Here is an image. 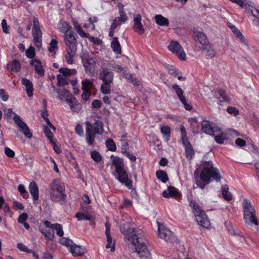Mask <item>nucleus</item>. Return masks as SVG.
<instances>
[{"instance_id": "obj_58", "label": "nucleus", "mask_w": 259, "mask_h": 259, "mask_svg": "<svg viewBox=\"0 0 259 259\" xmlns=\"http://www.w3.org/2000/svg\"><path fill=\"white\" fill-rule=\"evenodd\" d=\"M13 207H14V208L15 209L23 210L24 209V206H23V204L18 201H14Z\"/></svg>"}, {"instance_id": "obj_61", "label": "nucleus", "mask_w": 259, "mask_h": 259, "mask_svg": "<svg viewBox=\"0 0 259 259\" xmlns=\"http://www.w3.org/2000/svg\"><path fill=\"white\" fill-rule=\"evenodd\" d=\"M251 15L259 20V10L254 7H252Z\"/></svg>"}, {"instance_id": "obj_41", "label": "nucleus", "mask_w": 259, "mask_h": 259, "mask_svg": "<svg viewBox=\"0 0 259 259\" xmlns=\"http://www.w3.org/2000/svg\"><path fill=\"white\" fill-rule=\"evenodd\" d=\"M58 49V41L55 39H52L50 43V46L48 48V50L51 53H55L57 50Z\"/></svg>"}, {"instance_id": "obj_20", "label": "nucleus", "mask_w": 259, "mask_h": 259, "mask_svg": "<svg viewBox=\"0 0 259 259\" xmlns=\"http://www.w3.org/2000/svg\"><path fill=\"white\" fill-rule=\"evenodd\" d=\"M30 65L34 67L36 72L41 77L44 75L45 70L42 67L41 62L37 59H32L30 62Z\"/></svg>"}, {"instance_id": "obj_45", "label": "nucleus", "mask_w": 259, "mask_h": 259, "mask_svg": "<svg viewBox=\"0 0 259 259\" xmlns=\"http://www.w3.org/2000/svg\"><path fill=\"white\" fill-rule=\"evenodd\" d=\"M92 158L96 162H100L102 160V156L97 151H93L91 153Z\"/></svg>"}, {"instance_id": "obj_48", "label": "nucleus", "mask_w": 259, "mask_h": 259, "mask_svg": "<svg viewBox=\"0 0 259 259\" xmlns=\"http://www.w3.org/2000/svg\"><path fill=\"white\" fill-rule=\"evenodd\" d=\"M44 134L47 137L48 139L50 140V141L51 143H53V134L52 132L51 131V130L48 128L47 126H44Z\"/></svg>"}, {"instance_id": "obj_49", "label": "nucleus", "mask_w": 259, "mask_h": 259, "mask_svg": "<svg viewBox=\"0 0 259 259\" xmlns=\"http://www.w3.org/2000/svg\"><path fill=\"white\" fill-rule=\"evenodd\" d=\"M26 55L27 57L29 59H32L34 57L35 53V50L33 47H30L26 51Z\"/></svg>"}, {"instance_id": "obj_29", "label": "nucleus", "mask_w": 259, "mask_h": 259, "mask_svg": "<svg viewBox=\"0 0 259 259\" xmlns=\"http://www.w3.org/2000/svg\"><path fill=\"white\" fill-rule=\"evenodd\" d=\"M57 27L59 30L61 32L64 33V34H68L67 32L71 28L68 23L62 20L59 22Z\"/></svg>"}, {"instance_id": "obj_35", "label": "nucleus", "mask_w": 259, "mask_h": 259, "mask_svg": "<svg viewBox=\"0 0 259 259\" xmlns=\"http://www.w3.org/2000/svg\"><path fill=\"white\" fill-rule=\"evenodd\" d=\"M82 90L83 91H89L93 85V82L88 79H83L82 82Z\"/></svg>"}, {"instance_id": "obj_54", "label": "nucleus", "mask_w": 259, "mask_h": 259, "mask_svg": "<svg viewBox=\"0 0 259 259\" xmlns=\"http://www.w3.org/2000/svg\"><path fill=\"white\" fill-rule=\"evenodd\" d=\"M77 32L80 36L83 38H88L90 35L89 34L85 32L81 27H78Z\"/></svg>"}, {"instance_id": "obj_32", "label": "nucleus", "mask_w": 259, "mask_h": 259, "mask_svg": "<svg viewBox=\"0 0 259 259\" xmlns=\"http://www.w3.org/2000/svg\"><path fill=\"white\" fill-rule=\"evenodd\" d=\"M8 65L10 67L11 71L15 72H19L21 68V65L19 61L16 59L13 60L11 63Z\"/></svg>"}, {"instance_id": "obj_60", "label": "nucleus", "mask_w": 259, "mask_h": 259, "mask_svg": "<svg viewBox=\"0 0 259 259\" xmlns=\"http://www.w3.org/2000/svg\"><path fill=\"white\" fill-rule=\"evenodd\" d=\"M44 236L50 240H53L54 238V233L53 231H48L45 232Z\"/></svg>"}, {"instance_id": "obj_33", "label": "nucleus", "mask_w": 259, "mask_h": 259, "mask_svg": "<svg viewBox=\"0 0 259 259\" xmlns=\"http://www.w3.org/2000/svg\"><path fill=\"white\" fill-rule=\"evenodd\" d=\"M222 195L223 198L227 200L230 201L232 199V195L229 192V187L227 185L222 186Z\"/></svg>"}, {"instance_id": "obj_24", "label": "nucleus", "mask_w": 259, "mask_h": 259, "mask_svg": "<svg viewBox=\"0 0 259 259\" xmlns=\"http://www.w3.org/2000/svg\"><path fill=\"white\" fill-rule=\"evenodd\" d=\"M22 84L25 87L27 96L29 97L33 96V86L32 83L26 78H22Z\"/></svg>"}, {"instance_id": "obj_37", "label": "nucleus", "mask_w": 259, "mask_h": 259, "mask_svg": "<svg viewBox=\"0 0 259 259\" xmlns=\"http://www.w3.org/2000/svg\"><path fill=\"white\" fill-rule=\"evenodd\" d=\"M59 72L65 76H70L76 73L75 69H70L67 68H61L59 69Z\"/></svg>"}, {"instance_id": "obj_30", "label": "nucleus", "mask_w": 259, "mask_h": 259, "mask_svg": "<svg viewBox=\"0 0 259 259\" xmlns=\"http://www.w3.org/2000/svg\"><path fill=\"white\" fill-rule=\"evenodd\" d=\"M95 134L102 135L104 132L103 123L101 121L97 120L92 125Z\"/></svg>"}, {"instance_id": "obj_36", "label": "nucleus", "mask_w": 259, "mask_h": 259, "mask_svg": "<svg viewBox=\"0 0 259 259\" xmlns=\"http://www.w3.org/2000/svg\"><path fill=\"white\" fill-rule=\"evenodd\" d=\"M156 175L157 179L160 180L163 183H166L168 179L167 174L163 170H157Z\"/></svg>"}, {"instance_id": "obj_23", "label": "nucleus", "mask_w": 259, "mask_h": 259, "mask_svg": "<svg viewBox=\"0 0 259 259\" xmlns=\"http://www.w3.org/2000/svg\"><path fill=\"white\" fill-rule=\"evenodd\" d=\"M73 256H81L85 252V249L81 246L77 245L74 243L69 249Z\"/></svg>"}, {"instance_id": "obj_31", "label": "nucleus", "mask_w": 259, "mask_h": 259, "mask_svg": "<svg viewBox=\"0 0 259 259\" xmlns=\"http://www.w3.org/2000/svg\"><path fill=\"white\" fill-rule=\"evenodd\" d=\"M154 19L156 23L159 25L167 26L169 24L168 19L163 17L161 15H156L154 17Z\"/></svg>"}, {"instance_id": "obj_42", "label": "nucleus", "mask_w": 259, "mask_h": 259, "mask_svg": "<svg viewBox=\"0 0 259 259\" xmlns=\"http://www.w3.org/2000/svg\"><path fill=\"white\" fill-rule=\"evenodd\" d=\"M106 66L110 70H113L118 72H121L123 70V68L118 65L108 63L107 64Z\"/></svg>"}, {"instance_id": "obj_18", "label": "nucleus", "mask_w": 259, "mask_h": 259, "mask_svg": "<svg viewBox=\"0 0 259 259\" xmlns=\"http://www.w3.org/2000/svg\"><path fill=\"white\" fill-rule=\"evenodd\" d=\"M87 128L85 130V140L90 145L93 144L95 139V134L93 133V126L89 121H86Z\"/></svg>"}, {"instance_id": "obj_8", "label": "nucleus", "mask_w": 259, "mask_h": 259, "mask_svg": "<svg viewBox=\"0 0 259 259\" xmlns=\"http://www.w3.org/2000/svg\"><path fill=\"white\" fill-rule=\"evenodd\" d=\"M80 57L85 73L90 76H95L97 74L96 59L86 52L83 53Z\"/></svg>"}, {"instance_id": "obj_22", "label": "nucleus", "mask_w": 259, "mask_h": 259, "mask_svg": "<svg viewBox=\"0 0 259 259\" xmlns=\"http://www.w3.org/2000/svg\"><path fill=\"white\" fill-rule=\"evenodd\" d=\"M29 190L32 196L33 201H35L38 199V188L34 181L31 182L29 185Z\"/></svg>"}, {"instance_id": "obj_10", "label": "nucleus", "mask_w": 259, "mask_h": 259, "mask_svg": "<svg viewBox=\"0 0 259 259\" xmlns=\"http://www.w3.org/2000/svg\"><path fill=\"white\" fill-rule=\"evenodd\" d=\"M32 33L33 37L34 42L37 47H39L41 44L42 32L40 28L39 21L37 18H34L33 19Z\"/></svg>"}, {"instance_id": "obj_25", "label": "nucleus", "mask_w": 259, "mask_h": 259, "mask_svg": "<svg viewBox=\"0 0 259 259\" xmlns=\"http://www.w3.org/2000/svg\"><path fill=\"white\" fill-rule=\"evenodd\" d=\"M120 16L115 17L111 24L112 27L117 28L121 24L124 23L128 19L126 14H119Z\"/></svg>"}, {"instance_id": "obj_4", "label": "nucleus", "mask_w": 259, "mask_h": 259, "mask_svg": "<svg viewBox=\"0 0 259 259\" xmlns=\"http://www.w3.org/2000/svg\"><path fill=\"white\" fill-rule=\"evenodd\" d=\"M99 78L103 82L100 87L101 93L104 95L110 94L111 92V85L113 83L114 73L105 66V64L102 68Z\"/></svg>"}, {"instance_id": "obj_46", "label": "nucleus", "mask_w": 259, "mask_h": 259, "mask_svg": "<svg viewBox=\"0 0 259 259\" xmlns=\"http://www.w3.org/2000/svg\"><path fill=\"white\" fill-rule=\"evenodd\" d=\"M105 234L107 237V243H112V238L110 235V224L108 222L105 223Z\"/></svg>"}, {"instance_id": "obj_1", "label": "nucleus", "mask_w": 259, "mask_h": 259, "mask_svg": "<svg viewBox=\"0 0 259 259\" xmlns=\"http://www.w3.org/2000/svg\"><path fill=\"white\" fill-rule=\"evenodd\" d=\"M120 230L124 236L125 239L131 241L135 247L136 252L140 259H151V253L147 245L138 237L140 230L133 228V224L130 222L122 223L120 222Z\"/></svg>"}, {"instance_id": "obj_14", "label": "nucleus", "mask_w": 259, "mask_h": 259, "mask_svg": "<svg viewBox=\"0 0 259 259\" xmlns=\"http://www.w3.org/2000/svg\"><path fill=\"white\" fill-rule=\"evenodd\" d=\"M158 236L166 241L172 242L176 240L175 234L168 229L165 228L163 226L158 225Z\"/></svg>"}, {"instance_id": "obj_52", "label": "nucleus", "mask_w": 259, "mask_h": 259, "mask_svg": "<svg viewBox=\"0 0 259 259\" xmlns=\"http://www.w3.org/2000/svg\"><path fill=\"white\" fill-rule=\"evenodd\" d=\"M5 153L9 157L13 158L15 156L14 151L8 147L5 148Z\"/></svg>"}, {"instance_id": "obj_5", "label": "nucleus", "mask_w": 259, "mask_h": 259, "mask_svg": "<svg viewBox=\"0 0 259 259\" xmlns=\"http://www.w3.org/2000/svg\"><path fill=\"white\" fill-rule=\"evenodd\" d=\"M113 158L112 165L115 167L117 174V179L122 184H124L128 189L132 188V181L128 178V175L124 169V163L122 158L118 157L111 156Z\"/></svg>"}, {"instance_id": "obj_9", "label": "nucleus", "mask_w": 259, "mask_h": 259, "mask_svg": "<svg viewBox=\"0 0 259 259\" xmlns=\"http://www.w3.org/2000/svg\"><path fill=\"white\" fill-rule=\"evenodd\" d=\"M13 119L19 131L24 135L26 138L30 139L32 137V134L26 123L22 120L21 117L14 113Z\"/></svg>"}, {"instance_id": "obj_39", "label": "nucleus", "mask_w": 259, "mask_h": 259, "mask_svg": "<svg viewBox=\"0 0 259 259\" xmlns=\"http://www.w3.org/2000/svg\"><path fill=\"white\" fill-rule=\"evenodd\" d=\"M186 157L189 159H192L194 156L195 152L193 148L192 145L185 147Z\"/></svg>"}, {"instance_id": "obj_64", "label": "nucleus", "mask_w": 259, "mask_h": 259, "mask_svg": "<svg viewBox=\"0 0 259 259\" xmlns=\"http://www.w3.org/2000/svg\"><path fill=\"white\" fill-rule=\"evenodd\" d=\"M235 143L240 147H243L245 145L246 141L241 138H237L235 140Z\"/></svg>"}, {"instance_id": "obj_59", "label": "nucleus", "mask_w": 259, "mask_h": 259, "mask_svg": "<svg viewBox=\"0 0 259 259\" xmlns=\"http://www.w3.org/2000/svg\"><path fill=\"white\" fill-rule=\"evenodd\" d=\"M0 97L4 101H7L9 99L8 95L6 93L4 89L0 90Z\"/></svg>"}, {"instance_id": "obj_44", "label": "nucleus", "mask_w": 259, "mask_h": 259, "mask_svg": "<svg viewBox=\"0 0 259 259\" xmlns=\"http://www.w3.org/2000/svg\"><path fill=\"white\" fill-rule=\"evenodd\" d=\"M57 84L59 87L64 86L68 84V81L60 74L57 75Z\"/></svg>"}, {"instance_id": "obj_12", "label": "nucleus", "mask_w": 259, "mask_h": 259, "mask_svg": "<svg viewBox=\"0 0 259 259\" xmlns=\"http://www.w3.org/2000/svg\"><path fill=\"white\" fill-rule=\"evenodd\" d=\"M55 188L56 192L59 193V199H58L56 195L53 194L52 195V199L54 201H59L61 204H64L66 203V195L64 193L65 186L64 184L58 183L55 185Z\"/></svg>"}, {"instance_id": "obj_63", "label": "nucleus", "mask_w": 259, "mask_h": 259, "mask_svg": "<svg viewBox=\"0 0 259 259\" xmlns=\"http://www.w3.org/2000/svg\"><path fill=\"white\" fill-rule=\"evenodd\" d=\"M92 105L94 108H99L101 107L102 105V102L99 100H94L92 102Z\"/></svg>"}, {"instance_id": "obj_34", "label": "nucleus", "mask_w": 259, "mask_h": 259, "mask_svg": "<svg viewBox=\"0 0 259 259\" xmlns=\"http://www.w3.org/2000/svg\"><path fill=\"white\" fill-rule=\"evenodd\" d=\"M160 131L166 141H168L170 137V128L168 126H162Z\"/></svg>"}, {"instance_id": "obj_26", "label": "nucleus", "mask_w": 259, "mask_h": 259, "mask_svg": "<svg viewBox=\"0 0 259 259\" xmlns=\"http://www.w3.org/2000/svg\"><path fill=\"white\" fill-rule=\"evenodd\" d=\"M195 40L196 42L200 43L202 46H205L207 45L208 40L206 35L201 32L195 33Z\"/></svg>"}, {"instance_id": "obj_53", "label": "nucleus", "mask_w": 259, "mask_h": 259, "mask_svg": "<svg viewBox=\"0 0 259 259\" xmlns=\"http://www.w3.org/2000/svg\"><path fill=\"white\" fill-rule=\"evenodd\" d=\"M70 108L72 111L74 112H77L80 110L81 108V105L76 101H75L72 106H70Z\"/></svg>"}, {"instance_id": "obj_21", "label": "nucleus", "mask_w": 259, "mask_h": 259, "mask_svg": "<svg viewBox=\"0 0 259 259\" xmlns=\"http://www.w3.org/2000/svg\"><path fill=\"white\" fill-rule=\"evenodd\" d=\"M229 27L231 29L235 36L239 39L241 42L243 44H247V40L242 35L241 32L232 24L229 23L228 24Z\"/></svg>"}, {"instance_id": "obj_62", "label": "nucleus", "mask_w": 259, "mask_h": 259, "mask_svg": "<svg viewBox=\"0 0 259 259\" xmlns=\"http://www.w3.org/2000/svg\"><path fill=\"white\" fill-rule=\"evenodd\" d=\"M18 191L23 195V197H24V194H26L27 196H28V193L26 191L23 185L20 184L18 186Z\"/></svg>"}, {"instance_id": "obj_43", "label": "nucleus", "mask_w": 259, "mask_h": 259, "mask_svg": "<svg viewBox=\"0 0 259 259\" xmlns=\"http://www.w3.org/2000/svg\"><path fill=\"white\" fill-rule=\"evenodd\" d=\"M106 146L107 148L111 151H115L116 150V145L113 140L111 139L106 141Z\"/></svg>"}, {"instance_id": "obj_27", "label": "nucleus", "mask_w": 259, "mask_h": 259, "mask_svg": "<svg viewBox=\"0 0 259 259\" xmlns=\"http://www.w3.org/2000/svg\"><path fill=\"white\" fill-rule=\"evenodd\" d=\"M202 50L204 54L210 58L214 57L217 53L214 49L209 44L204 46Z\"/></svg>"}, {"instance_id": "obj_13", "label": "nucleus", "mask_w": 259, "mask_h": 259, "mask_svg": "<svg viewBox=\"0 0 259 259\" xmlns=\"http://www.w3.org/2000/svg\"><path fill=\"white\" fill-rule=\"evenodd\" d=\"M201 126L202 131L210 136H215V133L220 132V128L208 120H203Z\"/></svg>"}, {"instance_id": "obj_56", "label": "nucleus", "mask_w": 259, "mask_h": 259, "mask_svg": "<svg viewBox=\"0 0 259 259\" xmlns=\"http://www.w3.org/2000/svg\"><path fill=\"white\" fill-rule=\"evenodd\" d=\"M28 215L26 213H22L18 218V221L19 223H24L27 220Z\"/></svg>"}, {"instance_id": "obj_38", "label": "nucleus", "mask_w": 259, "mask_h": 259, "mask_svg": "<svg viewBox=\"0 0 259 259\" xmlns=\"http://www.w3.org/2000/svg\"><path fill=\"white\" fill-rule=\"evenodd\" d=\"M59 242L64 246L69 248L73 245L74 244L73 241L68 238L62 237L59 239Z\"/></svg>"}, {"instance_id": "obj_51", "label": "nucleus", "mask_w": 259, "mask_h": 259, "mask_svg": "<svg viewBox=\"0 0 259 259\" xmlns=\"http://www.w3.org/2000/svg\"><path fill=\"white\" fill-rule=\"evenodd\" d=\"M227 112L234 116H237L239 114V110L235 107L232 106H229L227 109Z\"/></svg>"}, {"instance_id": "obj_2", "label": "nucleus", "mask_w": 259, "mask_h": 259, "mask_svg": "<svg viewBox=\"0 0 259 259\" xmlns=\"http://www.w3.org/2000/svg\"><path fill=\"white\" fill-rule=\"evenodd\" d=\"M202 163L203 167L200 176L201 180L198 179L196 180V185L201 189H203L205 185L210 183L211 178L217 182L221 181L219 172L217 168L213 166L212 162L204 161Z\"/></svg>"}, {"instance_id": "obj_16", "label": "nucleus", "mask_w": 259, "mask_h": 259, "mask_svg": "<svg viewBox=\"0 0 259 259\" xmlns=\"http://www.w3.org/2000/svg\"><path fill=\"white\" fill-rule=\"evenodd\" d=\"M172 89L175 91L176 93L178 96L180 100L184 105L185 108L187 110H190L192 109V107L191 105L187 103L185 97L183 96L184 92L180 87L177 84H174L172 86Z\"/></svg>"}, {"instance_id": "obj_50", "label": "nucleus", "mask_w": 259, "mask_h": 259, "mask_svg": "<svg viewBox=\"0 0 259 259\" xmlns=\"http://www.w3.org/2000/svg\"><path fill=\"white\" fill-rule=\"evenodd\" d=\"M167 70L169 74L177 76V75H179V72H178V70H177L175 67L171 65H168Z\"/></svg>"}, {"instance_id": "obj_28", "label": "nucleus", "mask_w": 259, "mask_h": 259, "mask_svg": "<svg viewBox=\"0 0 259 259\" xmlns=\"http://www.w3.org/2000/svg\"><path fill=\"white\" fill-rule=\"evenodd\" d=\"M111 48L113 52L117 55L120 54L121 53V49L120 45L118 41V38L117 37H114L113 38L111 44Z\"/></svg>"}, {"instance_id": "obj_57", "label": "nucleus", "mask_w": 259, "mask_h": 259, "mask_svg": "<svg viewBox=\"0 0 259 259\" xmlns=\"http://www.w3.org/2000/svg\"><path fill=\"white\" fill-rule=\"evenodd\" d=\"M75 132L79 136H81L83 135V131L82 126L80 124H77L75 128Z\"/></svg>"}, {"instance_id": "obj_19", "label": "nucleus", "mask_w": 259, "mask_h": 259, "mask_svg": "<svg viewBox=\"0 0 259 259\" xmlns=\"http://www.w3.org/2000/svg\"><path fill=\"white\" fill-rule=\"evenodd\" d=\"M44 224L46 227L55 230L57 235L59 236L62 237L63 236L64 231L61 225L59 224H52L48 221H44Z\"/></svg>"}, {"instance_id": "obj_3", "label": "nucleus", "mask_w": 259, "mask_h": 259, "mask_svg": "<svg viewBox=\"0 0 259 259\" xmlns=\"http://www.w3.org/2000/svg\"><path fill=\"white\" fill-rule=\"evenodd\" d=\"M65 44L66 46V54L64 57L68 64H72L74 62V57L75 56L77 42L73 32H69L64 35Z\"/></svg>"}, {"instance_id": "obj_7", "label": "nucleus", "mask_w": 259, "mask_h": 259, "mask_svg": "<svg viewBox=\"0 0 259 259\" xmlns=\"http://www.w3.org/2000/svg\"><path fill=\"white\" fill-rule=\"evenodd\" d=\"M189 202L190 206L192 208L198 224L204 228H208L210 223L205 212L201 209L195 201L191 200Z\"/></svg>"}, {"instance_id": "obj_40", "label": "nucleus", "mask_w": 259, "mask_h": 259, "mask_svg": "<svg viewBox=\"0 0 259 259\" xmlns=\"http://www.w3.org/2000/svg\"><path fill=\"white\" fill-rule=\"evenodd\" d=\"M214 139L216 142L220 144H222L224 143V140L225 138L224 137V134L220 128V132H218L217 133L215 134Z\"/></svg>"}, {"instance_id": "obj_55", "label": "nucleus", "mask_w": 259, "mask_h": 259, "mask_svg": "<svg viewBox=\"0 0 259 259\" xmlns=\"http://www.w3.org/2000/svg\"><path fill=\"white\" fill-rule=\"evenodd\" d=\"M88 38L90 40V41L91 42L95 44L100 45L102 42V41L99 38L97 37H94L90 35H89Z\"/></svg>"}, {"instance_id": "obj_47", "label": "nucleus", "mask_w": 259, "mask_h": 259, "mask_svg": "<svg viewBox=\"0 0 259 259\" xmlns=\"http://www.w3.org/2000/svg\"><path fill=\"white\" fill-rule=\"evenodd\" d=\"M75 217L77 219L78 221L90 220L91 219V217L90 215H87L82 212H77L76 213Z\"/></svg>"}, {"instance_id": "obj_17", "label": "nucleus", "mask_w": 259, "mask_h": 259, "mask_svg": "<svg viewBox=\"0 0 259 259\" xmlns=\"http://www.w3.org/2000/svg\"><path fill=\"white\" fill-rule=\"evenodd\" d=\"M162 196L165 198L174 197L178 198L181 196V194L178 190L173 186H168L167 190L162 192Z\"/></svg>"}, {"instance_id": "obj_11", "label": "nucleus", "mask_w": 259, "mask_h": 259, "mask_svg": "<svg viewBox=\"0 0 259 259\" xmlns=\"http://www.w3.org/2000/svg\"><path fill=\"white\" fill-rule=\"evenodd\" d=\"M168 49L171 52L175 54L180 60L186 59V54L183 48L177 41H171L168 46Z\"/></svg>"}, {"instance_id": "obj_6", "label": "nucleus", "mask_w": 259, "mask_h": 259, "mask_svg": "<svg viewBox=\"0 0 259 259\" xmlns=\"http://www.w3.org/2000/svg\"><path fill=\"white\" fill-rule=\"evenodd\" d=\"M243 219L245 223L248 225L252 224L257 226L258 220L256 217L255 210L251 202L247 199H244L243 202Z\"/></svg>"}, {"instance_id": "obj_15", "label": "nucleus", "mask_w": 259, "mask_h": 259, "mask_svg": "<svg viewBox=\"0 0 259 259\" xmlns=\"http://www.w3.org/2000/svg\"><path fill=\"white\" fill-rule=\"evenodd\" d=\"M141 20L142 17L140 14L134 15V26L133 28L135 32L140 35L143 34L145 32L143 25L141 23Z\"/></svg>"}]
</instances>
